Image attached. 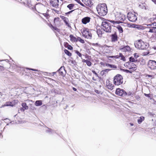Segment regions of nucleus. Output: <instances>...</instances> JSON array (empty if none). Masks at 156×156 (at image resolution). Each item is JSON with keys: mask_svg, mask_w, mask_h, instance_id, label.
<instances>
[{"mask_svg": "<svg viewBox=\"0 0 156 156\" xmlns=\"http://www.w3.org/2000/svg\"><path fill=\"white\" fill-rule=\"evenodd\" d=\"M96 9L98 14L101 16L105 15L108 12L106 5L103 3L98 5L96 7Z\"/></svg>", "mask_w": 156, "mask_h": 156, "instance_id": "nucleus-1", "label": "nucleus"}, {"mask_svg": "<svg viewBox=\"0 0 156 156\" xmlns=\"http://www.w3.org/2000/svg\"><path fill=\"white\" fill-rule=\"evenodd\" d=\"M134 44L135 47L139 49H144L148 47L147 44L141 40L136 41Z\"/></svg>", "mask_w": 156, "mask_h": 156, "instance_id": "nucleus-2", "label": "nucleus"}, {"mask_svg": "<svg viewBox=\"0 0 156 156\" xmlns=\"http://www.w3.org/2000/svg\"><path fill=\"white\" fill-rule=\"evenodd\" d=\"M101 26L104 31L108 33L111 32L112 27L111 25L109 22L103 21L102 22Z\"/></svg>", "mask_w": 156, "mask_h": 156, "instance_id": "nucleus-3", "label": "nucleus"}, {"mask_svg": "<svg viewBox=\"0 0 156 156\" xmlns=\"http://www.w3.org/2000/svg\"><path fill=\"white\" fill-rule=\"evenodd\" d=\"M123 83V78L120 74H118L114 77V83L115 85H119Z\"/></svg>", "mask_w": 156, "mask_h": 156, "instance_id": "nucleus-4", "label": "nucleus"}, {"mask_svg": "<svg viewBox=\"0 0 156 156\" xmlns=\"http://www.w3.org/2000/svg\"><path fill=\"white\" fill-rule=\"evenodd\" d=\"M137 13L135 12H129L128 13L127 17L128 19L132 22H135L137 19Z\"/></svg>", "mask_w": 156, "mask_h": 156, "instance_id": "nucleus-5", "label": "nucleus"}, {"mask_svg": "<svg viewBox=\"0 0 156 156\" xmlns=\"http://www.w3.org/2000/svg\"><path fill=\"white\" fill-rule=\"evenodd\" d=\"M91 31V30H90L88 29H83L82 32L83 36L86 38L91 39L92 37Z\"/></svg>", "mask_w": 156, "mask_h": 156, "instance_id": "nucleus-6", "label": "nucleus"}, {"mask_svg": "<svg viewBox=\"0 0 156 156\" xmlns=\"http://www.w3.org/2000/svg\"><path fill=\"white\" fill-rule=\"evenodd\" d=\"M148 66L151 69H156V62L155 61L150 60L148 63Z\"/></svg>", "mask_w": 156, "mask_h": 156, "instance_id": "nucleus-7", "label": "nucleus"}, {"mask_svg": "<svg viewBox=\"0 0 156 156\" xmlns=\"http://www.w3.org/2000/svg\"><path fill=\"white\" fill-rule=\"evenodd\" d=\"M115 93L117 95L123 97L126 95V92L124 90L120 88L116 89Z\"/></svg>", "mask_w": 156, "mask_h": 156, "instance_id": "nucleus-8", "label": "nucleus"}, {"mask_svg": "<svg viewBox=\"0 0 156 156\" xmlns=\"http://www.w3.org/2000/svg\"><path fill=\"white\" fill-rule=\"evenodd\" d=\"M112 47L108 46H105L103 47V53L105 54H108L111 52V51L112 50Z\"/></svg>", "mask_w": 156, "mask_h": 156, "instance_id": "nucleus-9", "label": "nucleus"}, {"mask_svg": "<svg viewBox=\"0 0 156 156\" xmlns=\"http://www.w3.org/2000/svg\"><path fill=\"white\" fill-rule=\"evenodd\" d=\"M50 2L51 5L55 8H58V0H50Z\"/></svg>", "mask_w": 156, "mask_h": 156, "instance_id": "nucleus-10", "label": "nucleus"}, {"mask_svg": "<svg viewBox=\"0 0 156 156\" xmlns=\"http://www.w3.org/2000/svg\"><path fill=\"white\" fill-rule=\"evenodd\" d=\"M120 50L122 51L126 52L129 51L131 50L130 47L128 46H121L120 48Z\"/></svg>", "mask_w": 156, "mask_h": 156, "instance_id": "nucleus-11", "label": "nucleus"}, {"mask_svg": "<svg viewBox=\"0 0 156 156\" xmlns=\"http://www.w3.org/2000/svg\"><path fill=\"white\" fill-rule=\"evenodd\" d=\"M117 17L118 18L117 19L121 22L124 21L126 19L125 16L121 13H119Z\"/></svg>", "mask_w": 156, "mask_h": 156, "instance_id": "nucleus-12", "label": "nucleus"}, {"mask_svg": "<svg viewBox=\"0 0 156 156\" xmlns=\"http://www.w3.org/2000/svg\"><path fill=\"white\" fill-rule=\"evenodd\" d=\"M90 18L89 17H86L83 18L82 20V22L84 24H86L90 22Z\"/></svg>", "mask_w": 156, "mask_h": 156, "instance_id": "nucleus-13", "label": "nucleus"}, {"mask_svg": "<svg viewBox=\"0 0 156 156\" xmlns=\"http://www.w3.org/2000/svg\"><path fill=\"white\" fill-rule=\"evenodd\" d=\"M106 83L107 88L108 89L111 90H112L113 89V85L109 81H107Z\"/></svg>", "mask_w": 156, "mask_h": 156, "instance_id": "nucleus-14", "label": "nucleus"}, {"mask_svg": "<svg viewBox=\"0 0 156 156\" xmlns=\"http://www.w3.org/2000/svg\"><path fill=\"white\" fill-rule=\"evenodd\" d=\"M147 27H150L156 29V23H154L149 24H145Z\"/></svg>", "mask_w": 156, "mask_h": 156, "instance_id": "nucleus-15", "label": "nucleus"}, {"mask_svg": "<svg viewBox=\"0 0 156 156\" xmlns=\"http://www.w3.org/2000/svg\"><path fill=\"white\" fill-rule=\"evenodd\" d=\"M70 38V41L72 42H77V38L74 37L73 35H70L69 36Z\"/></svg>", "mask_w": 156, "mask_h": 156, "instance_id": "nucleus-16", "label": "nucleus"}, {"mask_svg": "<svg viewBox=\"0 0 156 156\" xmlns=\"http://www.w3.org/2000/svg\"><path fill=\"white\" fill-rule=\"evenodd\" d=\"M117 37L116 34H114L112 35V41H115L117 40Z\"/></svg>", "mask_w": 156, "mask_h": 156, "instance_id": "nucleus-17", "label": "nucleus"}, {"mask_svg": "<svg viewBox=\"0 0 156 156\" xmlns=\"http://www.w3.org/2000/svg\"><path fill=\"white\" fill-rule=\"evenodd\" d=\"M103 30L102 29H97V33L99 37H101L102 34H103Z\"/></svg>", "mask_w": 156, "mask_h": 156, "instance_id": "nucleus-18", "label": "nucleus"}, {"mask_svg": "<svg viewBox=\"0 0 156 156\" xmlns=\"http://www.w3.org/2000/svg\"><path fill=\"white\" fill-rule=\"evenodd\" d=\"M84 4L86 5H89L91 3L90 0H82Z\"/></svg>", "mask_w": 156, "mask_h": 156, "instance_id": "nucleus-19", "label": "nucleus"}, {"mask_svg": "<svg viewBox=\"0 0 156 156\" xmlns=\"http://www.w3.org/2000/svg\"><path fill=\"white\" fill-rule=\"evenodd\" d=\"M129 61L131 62H136L137 61V59H136L135 58L133 57V56H131L129 58Z\"/></svg>", "mask_w": 156, "mask_h": 156, "instance_id": "nucleus-20", "label": "nucleus"}, {"mask_svg": "<svg viewBox=\"0 0 156 156\" xmlns=\"http://www.w3.org/2000/svg\"><path fill=\"white\" fill-rule=\"evenodd\" d=\"M144 120V117L143 116L140 117L137 120L139 124H140Z\"/></svg>", "mask_w": 156, "mask_h": 156, "instance_id": "nucleus-21", "label": "nucleus"}, {"mask_svg": "<svg viewBox=\"0 0 156 156\" xmlns=\"http://www.w3.org/2000/svg\"><path fill=\"white\" fill-rule=\"evenodd\" d=\"M61 18L64 20V22L67 25H69V23L68 22V19L67 18L64 16H62Z\"/></svg>", "mask_w": 156, "mask_h": 156, "instance_id": "nucleus-22", "label": "nucleus"}, {"mask_svg": "<svg viewBox=\"0 0 156 156\" xmlns=\"http://www.w3.org/2000/svg\"><path fill=\"white\" fill-rule=\"evenodd\" d=\"M65 70L64 67H61L60 69L58 70V71L59 72V74L61 75H63V70L64 71Z\"/></svg>", "mask_w": 156, "mask_h": 156, "instance_id": "nucleus-23", "label": "nucleus"}, {"mask_svg": "<svg viewBox=\"0 0 156 156\" xmlns=\"http://www.w3.org/2000/svg\"><path fill=\"white\" fill-rule=\"evenodd\" d=\"M42 105L41 101H37L35 103V105L37 106H40Z\"/></svg>", "mask_w": 156, "mask_h": 156, "instance_id": "nucleus-24", "label": "nucleus"}, {"mask_svg": "<svg viewBox=\"0 0 156 156\" xmlns=\"http://www.w3.org/2000/svg\"><path fill=\"white\" fill-rule=\"evenodd\" d=\"M22 106L25 110H27L28 109V107L26 103L25 102L22 104Z\"/></svg>", "mask_w": 156, "mask_h": 156, "instance_id": "nucleus-25", "label": "nucleus"}, {"mask_svg": "<svg viewBox=\"0 0 156 156\" xmlns=\"http://www.w3.org/2000/svg\"><path fill=\"white\" fill-rule=\"evenodd\" d=\"M64 52L68 56H70L72 55L71 53L68 50L66 49H65L64 50Z\"/></svg>", "mask_w": 156, "mask_h": 156, "instance_id": "nucleus-26", "label": "nucleus"}, {"mask_svg": "<svg viewBox=\"0 0 156 156\" xmlns=\"http://www.w3.org/2000/svg\"><path fill=\"white\" fill-rule=\"evenodd\" d=\"M77 41H79L81 43L83 44L85 43V41H84L80 37H77Z\"/></svg>", "mask_w": 156, "mask_h": 156, "instance_id": "nucleus-27", "label": "nucleus"}, {"mask_svg": "<svg viewBox=\"0 0 156 156\" xmlns=\"http://www.w3.org/2000/svg\"><path fill=\"white\" fill-rule=\"evenodd\" d=\"M150 28L149 30V32H151V33H154V32H156V31L155 30V29L151 27H150Z\"/></svg>", "mask_w": 156, "mask_h": 156, "instance_id": "nucleus-28", "label": "nucleus"}, {"mask_svg": "<svg viewBox=\"0 0 156 156\" xmlns=\"http://www.w3.org/2000/svg\"><path fill=\"white\" fill-rule=\"evenodd\" d=\"M117 28L118 29V30L119 32L120 33H122L123 32V30L122 28V27L120 26H119L117 27Z\"/></svg>", "mask_w": 156, "mask_h": 156, "instance_id": "nucleus-29", "label": "nucleus"}, {"mask_svg": "<svg viewBox=\"0 0 156 156\" xmlns=\"http://www.w3.org/2000/svg\"><path fill=\"white\" fill-rule=\"evenodd\" d=\"M119 57H121V59L123 60V61H125L126 60L125 57L122 55V53H120L119 54Z\"/></svg>", "mask_w": 156, "mask_h": 156, "instance_id": "nucleus-30", "label": "nucleus"}, {"mask_svg": "<svg viewBox=\"0 0 156 156\" xmlns=\"http://www.w3.org/2000/svg\"><path fill=\"white\" fill-rule=\"evenodd\" d=\"M74 6V5L73 4H70L67 5V7L69 8V9H72Z\"/></svg>", "mask_w": 156, "mask_h": 156, "instance_id": "nucleus-31", "label": "nucleus"}, {"mask_svg": "<svg viewBox=\"0 0 156 156\" xmlns=\"http://www.w3.org/2000/svg\"><path fill=\"white\" fill-rule=\"evenodd\" d=\"M136 27L138 29L143 30L144 29V27L141 25H137Z\"/></svg>", "mask_w": 156, "mask_h": 156, "instance_id": "nucleus-32", "label": "nucleus"}, {"mask_svg": "<svg viewBox=\"0 0 156 156\" xmlns=\"http://www.w3.org/2000/svg\"><path fill=\"white\" fill-rule=\"evenodd\" d=\"M6 106H12L13 105H12V103L11 102H7L6 103Z\"/></svg>", "mask_w": 156, "mask_h": 156, "instance_id": "nucleus-33", "label": "nucleus"}, {"mask_svg": "<svg viewBox=\"0 0 156 156\" xmlns=\"http://www.w3.org/2000/svg\"><path fill=\"white\" fill-rule=\"evenodd\" d=\"M134 56L133 57L135 58L136 59H137V58L139 57V56L138 54L137 53H135L133 54Z\"/></svg>", "mask_w": 156, "mask_h": 156, "instance_id": "nucleus-34", "label": "nucleus"}, {"mask_svg": "<svg viewBox=\"0 0 156 156\" xmlns=\"http://www.w3.org/2000/svg\"><path fill=\"white\" fill-rule=\"evenodd\" d=\"M86 63L87 65L88 66H90L91 65V62L90 61L88 60L87 61V62Z\"/></svg>", "mask_w": 156, "mask_h": 156, "instance_id": "nucleus-35", "label": "nucleus"}, {"mask_svg": "<svg viewBox=\"0 0 156 156\" xmlns=\"http://www.w3.org/2000/svg\"><path fill=\"white\" fill-rule=\"evenodd\" d=\"M76 53L80 57H82V54L80 53L79 51H76Z\"/></svg>", "mask_w": 156, "mask_h": 156, "instance_id": "nucleus-36", "label": "nucleus"}, {"mask_svg": "<svg viewBox=\"0 0 156 156\" xmlns=\"http://www.w3.org/2000/svg\"><path fill=\"white\" fill-rule=\"evenodd\" d=\"M31 107L30 108V109L32 110H34L36 109L33 106H32L31 105Z\"/></svg>", "mask_w": 156, "mask_h": 156, "instance_id": "nucleus-37", "label": "nucleus"}, {"mask_svg": "<svg viewBox=\"0 0 156 156\" xmlns=\"http://www.w3.org/2000/svg\"><path fill=\"white\" fill-rule=\"evenodd\" d=\"M106 66L108 67H110V68H114V66L111 65L110 64H107Z\"/></svg>", "mask_w": 156, "mask_h": 156, "instance_id": "nucleus-38", "label": "nucleus"}, {"mask_svg": "<svg viewBox=\"0 0 156 156\" xmlns=\"http://www.w3.org/2000/svg\"><path fill=\"white\" fill-rule=\"evenodd\" d=\"M110 22L113 24L115 23H118L119 22L117 21H114V20H110Z\"/></svg>", "mask_w": 156, "mask_h": 156, "instance_id": "nucleus-39", "label": "nucleus"}, {"mask_svg": "<svg viewBox=\"0 0 156 156\" xmlns=\"http://www.w3.org/2000/svg\"><path fill=\"white\" fill-rule=\"evenodd\" d=\"M68 48L69 50H72L73 49V47L70 45H68Z\"/></svg>", "mask_w": 156, "mask_h": 156, "instance_id": "nucleus-40", "label": "nucleus"}, {"mask_svg": "<svg viewBox=\"0 0 156 156\" xmlns=\"http://www.w3.org/2000/svg\"><path fill=\"white\" fill-rule=\"evenodd\" d=\"M53 28L55 30H56L57 31L59 32V30L56 27H53Z\"/></svg>", "mask_w": 156, "mask_h": 156, "instance_id": "nucleus-41", "label": "nucleus"}, {"mask_svg": "<svg viewBox=\"0 0 156 156\" xmlns=\"http://www.w3.org/2000/svg\"><path fill=\"white\" fill-rule=\"evenodd\" d=\"M124 71L126 73H132L131 72H130L129 70H127V69H125V70H124Z\"/></svg>", "mask_w": 156, "mask_h": 156, "instance_id": "nucleus-42", "label": "nucleus"}, {"mask_svg": "<svg viewBox=\"0 0 156 156\" xmlns=\"http://www.w3.org/2000/svg\"><path fill=\"white\" fill-rule=\"evenodd\" d=\"M95 92L96 93H97V94H101V91H99V90H95Z\"/></svg>", "mask_w": 156, "mask_h": 156, "instance_id": "nucleus-43", "label": "nucleus"}, {"mask_svg": "<svg viewBox=\"0 0 156 156\" xmlns=\"http://www.w3.org/2000/svg\"><path fill=\"white\" fill-rule=\"evenodd\" d=\"M92 71L93 72V73L94 74L97 76H98V74L94 70H92Z\"/></svg>", "mask_w": 156, "mask_h": 156, "instance_id": "nucleus-44", "label": "nucleus"}, {"mask_svg": "<svg viewBox=\"0 0 156 156\" xmlns=\"http://www.w3.org/2000/svg\"><path fill=\"white\" fill-rule=\"evenodd\" d=\"M47 131L48 133L51 132L52 131H53L51 129H48L46 130Z\"/></svg>", "mask_w": 156, "mask_h": 156, "instance_id": "nucleus-45", "label": "nucleus"}, {"mask_svg": "<svg viewBox=\"0 0 156 156\" xmlns=\"http://www.w3.org/2000/svg\"><path fill=\"white\" fill-rule=\"evenodd\" d=\"M135 98H136V100H139V99L140 98V96H139L137 95V96H136Z\"/></svg>", "mask_w": 156, "mask_h": 156, "instance_id": "nucleus-46", "label": "nucleus"}, {"mask_svg": "<svg viewBox=\"0 0 156 156\" xmlns=\"http://www.w3.org/2000/svg\"><path fill=\"white\" fill-rule=\"evenodd\" d=\"M131 64H132L131 65H132L133 66V67L132 68H136V66L135 65V64H134L133 63H132Z\"/></svg>", "mask_w": 156, "mask_h": 156, "instance_id": "nucleus-47", "label": "nucleus"}, {"mask_svg": "<svg viewBox=\"0 0 156 156\" xmlns=\"http://www.w3.org/2000/svg\"><path fill=\"white\" fill-rule=\"evenodd\" d=\"M108 71H109V70H108V69H106L104 71H102L101 72V73H103V74L104 73V72H107Z\"/></svg>", "mask_w": 156, "mask_h": 156, "instance_id": "nucleus-48", "label": "nucleus"}, {"mask_svg": "<svg viewBox=\"0 0 156 156\" xmlns=\"http://www.w3.org/2000/svg\"><path fill=\"white\" fill-rule=\"evenodd\" d=\"M53 9V10H54V11L55 12H56V13H58V12H59L58 11V10H55V9Z\"/></svg>", "mask_w": 156, "mask_h": 156, "instance_id": "nucleus-49", "label": "nucleus"}, {"mask_svg": "<svg viewBox=\"0 0 156 156\" xmlns=\"http://www.w3.org/2000/svg\"><path fill=\"white\" fill-rule=\"evenodd\" d=\"M20 110L22 112L24 111L25 110V109L23 108H20Z\"/></svg>", "mask_w": 156, "mask_h": 156, "instance_id": "nucleus-50", "label": "nucleus"}, {"mask_svg": "<svg viewBox=\"0 0 156 156\" xmlns=\"http://www.w3.org/2000/svg\"><path fill=\"white\" fill-rule=\"evenodd\" d=\"M87 60H85V59H83V60H82V62H86V63L87 62Z\"/></svg>", "mask_w": 156, "mask_h": 156, "instance_id": "nucleus-51", "label": "nucleus"}, {"mask_svg": "<svg viewBox=\"0 0 156 156\" xmlns=\"http://www.w3.org/2000/svg\"><path fill=\"white\" fill-rule=\"evenodd\" d=\"M73 90L74 91H76L77 90L76 89L75 87H73Z\"/></svg>", "mask_w": 156, "mask_h": 156, "instance_id": "nucleus-52", "label": "nucleus"}, {"mask_svg": "<svg viewBox=\"0 0 156 156\" xmlns=\"http://www.w3.org/2000/svg\"><path fill=\"white\" fill-rule=\"evenodd\" d=\"M152 1L156 5V0H152Z\"/></svg>", "mask_w": 156, "mask_h": 156, "instance_id": "nucleus-53", "label": "nucleus"}, {"mask_svg": "<svg viewBox=\"0 0 156 156\" xmlns=\"http://www.w3.org/2000/svg\"><path fill=\"white\" fill-rule=\"evenodd\" d=\"M30 69L32 70H33V71H37V70L36 69Z\"/></svg>", "mask_w": 156, "mask_h": 156, "instance_id": "nucleus-54", "label": "nucleus"}, {"mask_svg": "<svg viewBox=\"0 0 156 156\" xmlns=\"http://www.w3.org/2000/svg\"><path fill=\"white\" fill-rule=\"evenodd\" d=\"M74 10H72L71 11H70L69 12L67 13V14H69L71 12H72Z\"/></svg>", "mask_w": 156, "mask_h": 156, "instance_id": "nucleus-55", "label": "nucleus"}, {"mask_svg": "<svg viewBox=\"0 0 156 156\" xmlns=\"http://www.w3.org/2000/svg\"><path fill=\"white\" fill-rule=\"evenodd\" d=\"M114 56H110L109 57V58H113L114 57Z\"/></svg>", "mask_w": 156, "mask_h": 156, "instance_id": "nucleus-56", "label": "nucleus"}, {"mask_svg": "<svg viewBox=\"0 0 156 156\" xmlns=\"http://www.w3.org/2000/svg\"><path fill=\"white\" fill-rule=\"evenodd\" d=\"M92 79H93V80L94 81H96V80L95 79H94V77H93Z\"/></svg>", "mask_w": 156, "mask_h": 156, "instance_id": "nucleus-57", "label": "nucleus"}, {"mask_svg": "<svg viewBox=\"0 0 156 156\" xmlns=\"http://www.w3.org/2000/svg\"><path fill=\"white\" fill-rule=\"evenodd\" d=\"M2 94V93L0 92V95H1Z\"/></svg>", "mask_w": 156, "mask_h": 156, "instance_id": "nucleus-58", "label": "nucleus"}, {"mask_svg": "<svg viewBox=\"0 0 156 156\" xmlns=\"http://www.w3.org/2000/svg\"><path fill=\"white\" fill-rule=\"evenodd\" d=\"M115 17H116L117 18V19L118 18L117 17H116V16H115Z\"/></svg>", "mask_w": 156, "mask_h": 156, "instance_id": "nucleus-59", "label": "nucleus"}, {"mask_svg": "<svg viewBox=\"0 0 156 156\" xmlns=\"http://www.w3.org/2000/svg\"><path fill=\"white\" fill-rule=\"evenodd\" d=\"M133 125V124H131V125L132 126Z\"/></svg>", "mask_w": 156, "mask_h": 156, "instance_id": "nucleus-60", "label": "nucleus"}, {"mask_svg": "<svg viewBox=\"0 0 156 156\" xmlns=\"http://www.w3.org/2000/svg\"><path fill=\"white\" fill-rule=\"evenodd\" d=\"M37 1H39V0H37Z\"/></svg>", "mask_w": 156, "mask_h": 156, "instance_id": "nucleus-61", "label": "nucleus"}, {"mask_svg": "<svg viewBox=\"0 0 156 156\" xmlns=\"http://www.w3.org/2000/svg\"><path fill=\"white\" fill-rule=\"evenodd\" d=\"M155 97H156V96H155Z\"/></svg>", "mask_w": 156, "mask_h": 156, "instance_id": "nucleus-62", "label": "nucleus"}]
</instances>
